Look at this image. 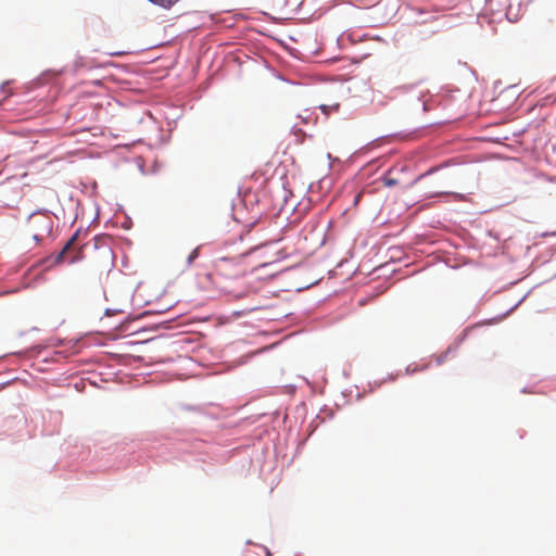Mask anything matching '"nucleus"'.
<instances>
[{
	"label": "nucleus",
	"mask_w": 556,
	"mask_h": 556,
	"mask_svg": "<svg viewBox=\"0 0 556 556\" xmlns=\"http://www.w3.org/2000/svg\"><path fill=\"white\" fill-rule=\"evenodd\" d=\"M247 273V266L239 260L232 257H219L213 264V270L199 277L203 288H212L218 291L232 294V285L242 278Z\"/></svg>",
	"instance_id": "obj_1"
},
{
	"label": "nucleus",
	"mask_w": 556,
	"mask_h": 556,
	"mask_svg": "<svg viewBox=\"0 0 556 556\" xmlns=\"http://www.w3.org/2000/svg\"><path fill=\"white\" fill-rule=\"evenodd\" d=\"M113 266V251L108 247L96 249L94 255L84 273V285L89 289H102Z\"/></svg>",
	"instance_id": "obj_2"
},
{
	"label": "nucleus",
	"mask_w": 556,
	"mask_h": 556,
	"mask_svg": "<svg viewBox=\"0 0 556 556\" xmlns=\"http://www.w3.org/2000/svg\"><path fill=\"white\" fill-rule=\"evenodd\" d=\"M53 220L48 214H31L26 223V232L36 242L42 241L52 231Z\"/></svg>",
	"instance_id": "obj_3"
},
{
	"label": "nucleus",
	"mask_w": 556,
	"mask_h": 556,
	"mask_svg": "<svg viewBox=\"0 0 556 556\" xmlns=\"http://www.w3.org/2000/svg\"><path fill=\"white\" fill-rule=\"evenodd\" d=\"M78 233L76 232L63 247V249L59 252L55 257L56 263H61L66 258L67 253L73 249V245L77 239Z\"/></svg>",
	"instance_id": "obj_4"
},
{
	"label": "nucleus",
	"mask_w": 556,
	"mask_h": 556,
	"mask_svg": "<svg viewBox=\"0 0 556 556\" xmlns=\"http://www.w3.org/2000/svg\"><path fill=\"white\" fill-rule=\"evenodd\" d=\"M394 169H389L382 177V182L386 187H395L400 184L399 179L393 176Z\"/></svg>",
	"instance_id": "obj_5"
},
{
	"label": "nucleus",
	"mask_w": 556,
	"mask_h": 556,
	"mask_svg": "<svg viewBox=\"0 0 556 556\" xmlns=\"http://www.w3.org/2000/svg\"><path fill=\"white\" fill-rule=\"evenodd\" d=\"M199 256V248L192 250V252L188 255L187 263L188 265L192 264V262Z\"/></svg>",
	"instance_id": "obj_6"
},
{
	"label": "nucleus",
	"mask_w": 556,
	"mask_h": 556,
	"mask_svg": "<svg viewBox=\"0 0 556 556\" xmlns=\"http://www.w3.org/2000/svg\"><path fill=\"white\" fill-rule=\"evenodd\" d=\"M446 355H447V353L439 355V356L437 357V363H438L439 365H440V364H442V363L445 361Z\"/></svg>",
	"instance_id": "obj_7"
},
{
	"label": "nucleus",
	"mask_w": 556,
	"mask_h": 556,
	"mask_svg": "<svg viewBox=\"0 0 556 556\" xmlns=\"http://www.w3.org/2000/svg\"><path fill=\"white\" fill-rule=\"evenodd\" d=\"M77 260H79V255H75V256H73V257L70 260V263H74V262H76Z\"/></svg>",
	"instance_id": "obj_8"
},
{
	"label": "nucleus",
	"mask_w": 556,
	"mask_h": 556,
	"mask_svg": "<svg viewBox=\"0 0 556 556\" xmlns=\"http://www.w3.org/2000/svg\"><path fill=\"white\" fill-rule=\"evenodd\" d=\"M320 108H321V110H323L326 114H328V112H327V108H326L325 105H323V106H320Z\"/></svg>",
	"instance_id": "obj_9"
}]
</instances>
